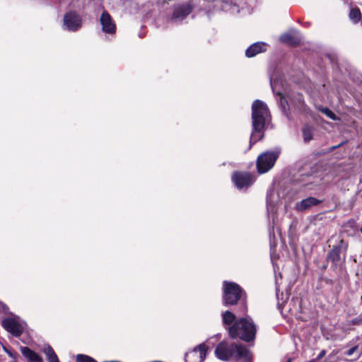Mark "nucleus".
<instances>
[{"mask_svg":"<svg viewBox=\"0 0 362 362\" xmlns=\"http://www.w3.org/2000/svg\"><path fill=\"white\" fill-rule=\"evenodd\" d=\"M361 17V11L358 8H351L349 13V18L354 23H358Z\"/></svg>","mask_w":362,"mask_h":362,"instance_id":"a211bd4d","label":"nucleus"},{"mask_svg":"<svg viewBox=\"0 0 362 362\" xmlns=\"http://www.w3.org/2000/svg\"><path fill=\"white\" fill-rule=\"evenodd\" d=\"M42 351L46 355L48 362H59L57 354L50 346H45Z\"/></svg>","mask_w":362,"mask_h":362,"instance_id":"dca6fc26","label":"nucleus"},{"mask_svg":"<svg viewBox=\"0 0 362 362\" xmlns=\"http://www.w3.org/2000/svg\"><path fill=\"white\" fill-rule=\"evenodd\" d=\"M192 11V7L189 4L178 5L175 7L172 20L175 21H181Z\"/></svg>","mask_w":362,"mask_h":362,"instance_id":"9b49d317","label":"nucleus"},{"mask_svg":"<svg viewBox=\"0 0 362 362\" xmlns=\"http://www.w3.org/2000/svg\"><path fill=\"white\" fill-rule=\"evenodd\" d=\"M229 334L233 339L239 337L245 341L254 339L256 327L250 319L241 318L230 327Z\"/></svg>","mask_w":362,"mask_h":362,"instance_id":"f03ea898","label":"nucleus"},{"mask_svg":"<svg viewBox=\"0 0 362 362\" xmlns=\"http://www.w3.org/2000/svg\"><path fill=\"white\" fill-rule=\"evenodd\" d=\"M279 151H267L259 155L257 160V168L259 173H264L272 169L279 156Z\"/></svg>","mask_w":362,"mask_h":362,"instance_id":"20e7f679","label":"nucleus"},{"mask_svg":"<svg viewBox=\"0 0 362 362\" xmlns=\"http://www.w3.org/2000/svg\"><path fill=\"white\" fill-rule=\"evenodd\" d=\"M269 117L267 105L261 100H255L252 105V132L249 148L263 137V129Z\"/></svg>","mask_w":362,"mask_h":362,"instance_id":"f257e3e1","label":"nucleus"},{"mask_svg":"<svg viewBox=\"0 0 362 362\" xmlns=\"http://www.w3.org/2000/svg\"><path fill=\"white\" fill-rule=\"evenodd\" d=\"M280 40L284 43L293 44L295 43L293 36L291 34H284L281 36Z\"/></svg>","mask_w":362,"mask_h":362,"instance_id":"b1692460","label":"nucleus"},{"mask_svg":"<svg viewBox=\"0 0 362 362\" xmlns=\"http://www.w3.org/2000/svg\"><path fill=\"white\" fill-rule=\"evenodd\" d=\"M6 352L8 353V355H10L11 356H13V354L11 353H10L9 351H6Z\"/></svg>","mask_w":362,"mask_h":362,"instance_id":"bb28decb","label":"nucleus"},{"mask_svg":"<svg viewBox=\"0 0 362 362\" xmlns=\"http://www.w3.org/2000/svg\"><path fill=\"white\" fill-rule=\"evenodd\" d=\"M207 347L204 344H201L192 351L185 354L186 362H202L206 356Z\"/></svg>","mask_w":362,"mask_h":362,"instance_id":"6e6552de","label":"nucleus"},{"mask_svg":"<svg viewBox=\"0 0 362 362\" xmlns=\"http://www.w3.org/2000/svg\"><path fill=\"white\" fill-rule=\"evenodd\" d=\"M329 257L334 262H338L340 259L339 249L337 247L332 249L329 254Z\"/></svg>","mask_w":362,"mask_h":362,"instance_id":"4be33fe9","label":"nucleus"},{"mask_svg":"<svg viewBox=\"0 0 362 362\" xmlns=\"http://www.w3.org/2000/svg\"><path fill=\"white\" fill-rule=\"evenodd\" d=\"M3 327L15 337H19L23 332L25 324L18 318L7 317L2 322Z\"/></svg>","mask_w":362,"mask_h":362,"instance_id":"39448f33","label":"nucleus"},{"mask_svg":"<svg viewBox=\"0 0 362 362\" xmlns=\"http://www.w3.org/2000/svg\"><path fill=\"white\" fill-rule=\"evenodd\" d=\"M237 356L239 359L242 360L243 362H250L252 360V356L250 351L245 346L237 345L235 346V351Z\"/></svg>","mask_w":362,"mask_h":362,"instance_id":"2eb2a0df","label":"nucleus"},{"mask_svg":"<svg viewBox=\"0 0 362 362\" xmlns=\"http://www.w3.org/2000/svg\"><path fill=\"white\" fill-rule=\"evenodd\" d=\"M284 98H281V105H284Z\"/></svg>","mask_w":362,"mask_h":362,"instance_id":"a878e982","label":"nucleus"},{"mask_svg":"<svg viewBox=\"0 0 362 362\" xmlns=\"http://www.w3.org/2000/svg\"><path fill=\"white\" fill-rule=\"evenodd\" d=\"M317 109L319 110V111H320L322 113L325 115L327 117H328L331 119H332V120L338 119V117L336 116V115L332 111H331L329 108L318 107Z\"/></svg>","mask_w":362,"mask_h":362,"instance_id":"412c9836","label":"nucleus"},{"mask_svg":"<svg viewBox=\"0 0 362 362\" xmlns=\"http://www.w3.org/2000/svg\"><path fill=\"white\" fill-rule=\"evenodd\" d=\"M6 352L8 353V355H10L11 356H13V354L11 353H10L9 351H6Z\"/></svg>","mask_w":362,"mask_h":362,"instance_id":"cd10ccee","label":"nucleus"},{"mask_svg":"<svg viewBox=\"0 0 362 362\" xmlns=\"http://www.w3.org/2000/svg\"><path fill=\"white\" fill-rule=\"evenodd\" d=\"M242 297L243 291L237 284L224 281L223 299L225 305H234Z\"/></svg>","mask_w":362,"mask_h":362,"instance_id":"7ed1b4c3","label":"nucleus"},{"mask_svg":"<svg viewBox=\"0 0 362 362\" xmlns=\"http://www.w3.org/2000/svg\"><path fill=\"white\" fill-rule=\"evenodd\" d=\"M76 362H97L94 358L83 354L76 356Z\"/></svg>","mask_w":362,"mask_h":362,"instance_id":"5701e85b","label":"nucleus"},{"mask_svg":"<svg viewBox=\"0 0 362 362\" xmlns=\"http://www.w3.org/2000/svg\"><path fill=\"white\" fill-rule=\"evenodd\" d=\"M325 354H326V351L325 350L321 351V352L320 353V354L317 356V358L320 359V358H322L325 355Z\"/></svg>","mask_w":362,"mask_h":362,"instance_id":"393cba45","label":"nucleus"},{"mask_svg":"<svg viewBox=\"0 0 362 362\" xmlns=\"http://www.w3.org/2000/svg\"><path fill=\"white\" fill-rule=\"evenodd\" d=\"M82 25L81 16L74 13L69 12L65 14L64 17V27L69 31H76L78 30Z\"/></svg>","mask_w":362,"mask_h":362,"instance_id":"423d86ee","label":"nucleus"},{"mask_svg":"<svg viewBox=\"0 0 362 362\" xmlns=\"http://www.w3.org/2000/svg\"><path fill=\"white\" fill-rule=\"evenodd\" d=\"M232 180L238 189L248 187L254 181L250 174L242 172L234 173Z\"/></svg>","mask_w":362,"mask_h":362,"instance_id":"1a4fd4ad","label":"nucleus"},{"mask_svg":"<svg viewBox=\"0 0 362 362\" xmlns=\"http://www.w3.org/2000/svg\"><path fill=\"white\" fill-rule=\"evenodd\" d=\"M267 45L264 42H256L250 45L245 51L247 57H253L257 54L265 52Z\"/></svg>","mask_w":362,"mask_h":362,"instance_id":"ddd939ff","label":"nucleus"},{"mask_svg":"<svg viewBox=\"0 0 362 362\" xmlns=\"http://www.w3.org/2000/svg\"><path fill=\"white\" fill-rule=\"evenodd\" d=\"M287 362H291V358H289V359L287 361Z\"/></svg>","mask_w":362,"mask_h":362,"instance_id":"c85d7f7f","label":"nucleus"},{"mask_svg":"<svg viewBox=\"0 0 362 362\" xmlns=\"http://www.w3.org/2000/svg\"><path fill=\"white\" fill-rule=\"evenodd\" d=\"M100 21L102 25V29L104 32L110 34L114 33L115 32V24L107 12L104 11L102 13Z\"/></svg>","mask_w":362,"mask_h":362,"instance_id":"9d476101","label":"nucleus"},{"mask_svg":"<svg viewBox=\"0 0 362 362\" xmlns=\"http://www.w3.org/2000/svg\"><path fill=\"white\" fill-rule=\"evenodd\" d=\"M321 202L315 197H308L297 202L295 209L298 211L308 210L314 206L319 204Z\"/></svg>","mask_w":362,"mask_h":362,"instance_id":"f8f14e48","label":"nucleus"},{"mask_svg":"<svg viewBox=\"0 0 362 362\" xmlns=\"http://www.w3.org/2000/svg\"><path fill=\"white\" fill-rule=\"evenodd\" d=\"M303 139L305 142H308L313 139V129L306 126L303 129Z\"/></svg>","mask_w":362,"mask_h":362,"instance_id":"6ab92c4d","label":"nucleus"},{"mask_svg":"<svg viewBox=\"0 0 362 362\" xmlns=\"http://www.w3.org/2000/svg\"><path fill=\"white\" fill-rule=\"evenodd\" d=\"M22 355L30 362H43L42 358L34 351L27 346L20 348Z\"/></svg>","mask_w":362,"mask_h":362,"instance_id":"4468645a","label":"nucleus"},{"mask_svg":"<svg viewBox=\"0 0 362 362\" xmlns=\"http://www.w3.org/2000/svg\"><path fill=\"white\" fill-rule=\"evenodd\" d=\"M223 322L226 325H230L235 319V316L230 311H226L222 314Z\"/></svg>","mask_w":362,"mask_h":362,"instance_id":"aec40b11","label":"nucleus"},{"mask_svg":"<svg viewBox=\"0 0 362 362\" xmlns=\"http://www.w3.org/2000/svg\"><path fill=\"white\" fill-rule=\"evenodd\" d=\"M354 354H355L356 356L353 360L358 359L362 354V349H359L358 346L356 345L351 347L346 352V355L348 356H351Z\"/></svg>","mask_w":362,"mask_h":362,"instance_id":"f3484780","label":"nucleus"},{"mask_svg":"<svg viewBox=\"0 0 362 362\" xmlns=\"http://www.w3.org/2000/svg\"><path fill=\"white\" fill-rule=\"evenodd\" d=\"M236 344H228L225 342L220 343L215 351L216 356L222 361L229 360L235 351Z\"/></svg>","mask_w":362,"mask_h":362,"instance_id":"0eeeda50","label":"nucleus"}]
</instances>
